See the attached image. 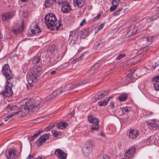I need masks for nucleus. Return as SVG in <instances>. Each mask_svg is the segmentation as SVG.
I'll use <instances>...</instances> for the list:
<instances>
[{
  "mask_svg": "<svg viewBox=\"0 0 159 159\" xmlns=\"http://www.w3.org/2000/svg\"><path fill=\"white\" fill-rule=\"evenodd\" d=\"M45 23L48 28L51 30H54L55 29L58 30L59 27L61 25V21L57 20L55 14L50 13L46 15L44 17Z\"/></svg>",
  "mask_w": 159,
  "mask_h": 159,
  "instance_id": "1",
  "label": "nucleus"
},
{
  "mask_svg": "<svg viewBox=\"0 0 159 159\" xmlns=\"http://www.w3.org/2000/svg\"><path fill=\"white\" fill-rule=\"evenodd\" d=\"M42 65L40 64L38 65H34L30 70L29 73V75L27 77L28 83L30 85V86L32 87L33 84H31L35 82L39 77L43 70Z\"/></svg>",
  "mask_w": 159,
  "mask_h": 159,
  "instance_id": "2",
  "label": "nucleus"
},
{
  "mask_svg": "<svg viewBox=\"0 0 159 159\" xmlns=\"http://www.w3.org/2000/svg\"><path fill=\"white\" fill-rule=\"evenodd\" d=\"M23 108L29 109L31 112L36 111L42 106V103H36L35 105H31V100L30 99H24L23 101Z\"/></svg>",
  "mask_w": 159,
  "mask_h": 159,
  "instance_id": "3",
  "label": "nucleus"
},
{
  "mask_svg": "<svg viewBox=\"0 0 159 159\" xmlns=\"http://www.w3.org/2000/svg\"><path fill=\"white\" fill-rule=\"evenodd\" d=\"M2 71L3 75L5 76L7 80L12 79L13 75L11 73L10 67L7 64H5L2 68Z\"/></svg>",
  "mask_w": 159,
  "mask_h": 159,
  "instance_id": "4",
  "label": "nucleus"
},
{
  "mask_svg": "<svg viewBox=\"0 0 159 159\" xmlns=\"http://www.w3.org/2000/svg\"><path fill=\"white\" fill-rule=\"evenodd\" d=\"M88 120L90 123L92 124L91 126V129L92 130L98 131L99 128V120L94 118L93 116H89L88 117Z\"/></svg>",
  "mask_w": 159,
  "mask_h": 159,
  "instance_id": "5",
  "label": "nucleus"
},
{
  "mask_svg": "<svg viewBox=\"0 0 159 159\" xmlns=\"http://www.w3.org/2000/svg\"><path fill=\"white\" fill-rule=\"evenodd\" d=\"M8 81L7 80L6 84L5 85L4 89L0 93L2 94L4 96L7 97L11 96L13 93L12 87L9 85L10 82Z\"/></svg>",
  "mask_w": 159,
  "mask_h": 159,
  "instance_id": "6",
  "label": "nucleus"
},
{
  "mask_svg": "<svg viewBox=\"0 0 159 159\" xmlns=\"http://www.w3.org/2000/svg\"><path fill=\"white\" fill-rule=\"evenodd\" d=\"M41 32V30L36 23L34 22L30 25V28L29 30L28 33L30 35L34 36L35 34Z\"/></svg>",
  "mask_w": 159,
  "mask_h": 159,
  "instance_id": "7",
  "label": "nucleus"
},
{
  "mask_svg": "<svg viewBox=\"0 0 159 159\" xmlns=\"http://www.w3.org/2000/svg\"><path fill=\"white\" fill-rule=\"evenodd\" d=\"M93 148L92 142L88 141L83 147L82 150L84 154L88 156Z\"/></svg>",
  "mask_w": 159,
  "mask_h": 159,
  "instance_id": "8",
  "label": "nucleus"
},
{
  "mask_svg": "<svg viewBox=\"0 0 159 159\" xmlns=\"http://www.w3.org/2000/svg\"><path fill=\"white\" fill-rule=\"evenodd\" d=\"M23 29L24 25L22 22L14 24L11 28L12 32L15 34L22 32Z\"/></svg>",
  "mask_w": 159,
  "mask_h": 159,
  "instance_id": "9",
  "label": "nucleus"
},
{
  "mask_svg": "<svg viewBox=\"0 0 159 159\" xmlns=\"http://www.w3.org/2000/svg\"><path fill=\"white\" fill-rule=\"evenodd\" d=\"M6 156L8 159H17L19 156L18 152L10 148L7 153Z\"/></svg>",
  "mask_w": 159,
  "mask_h": 159,
  "instance_id": "10",
  "label": "nucleus"
},
{
  "mask_svg": "<svg viewBox=\"0 0 159 159\" xmlns=\"http://www.w3.org/2000/svg\"><path fill=\"white\" fill-rule=\"evenodd\" d=\"M48 134H45L41 136L37 140L36 144L38 146L42 145L49 138Z\"/></svg>",
  "mask_w": 159,
  "mask_h": 159,
  "instance_id": "11",
  "label": "nucleus"
},
{
  "mask_svg": "<svg viewBox=\"0 0 159 159\" xmlns=\"http://www.w3.org/2000/svg\"><path fill=\"white\" fill-rule=\"evenodd\" d=\"M55 153L60 159H66V158L67 154L60 149H56Z\"/></svg>",
  "mask_w": 159,
  "mask_h": 159,
  "instance_id": "12",
  "label": "nucleus"
},
{
  "mask_svg": "<svg viewBox=\"0 0 159 159\" xmlns=\"http://www.w3.org/2000/svg\"><path fill=\"white\" fill-rule=\"evenodd\" d=\"M139 134V131L136 129H130L129 134V137L132 139H134L137 137Z\"/></svg>",
  "mask_w": 159,
  "mask_h": 159,
  "instance_id": "13",
  "label": "nucleus"
},
{
  "mask_svg": "<svg viewBox=\"0 0 159 159\" xmlns=\"http://www.w3.org/2000/svg\"><path fill=\"white\" fill-rule=\"evenodd\" d=\"M14 13L13 12L5 13L2 15V20L3 21H8L13 16Z\"/></svg>",
  "mask_w": 159,
  "mask_h": 159,
  "instance_id": "14",
  "label": "nucleus"
},
{
  "mask_svg": "<svg viewBox=\"0 0 159 159\" xmlns=\"http://www.w3.org/2000/svg\"><path fill=\"white\" fill-rule=\"evenodd\" d=\"M61 7V10L64 13H68L71 10V7L69 4L66 2L62 4Z\"/></svg>",
  "mask_w": 159,
  "mask_h": 159,
  "instance_id": "15",
  "label": "nucleus"
},
{
  "mask_svg": "<svg viewBox=\"0 0 159 159\" xmlns=\"http://www.w3.org/2000/svg\"><path fill=\"white\" fill-rule=\"evenodd\" d=\"M31 111H29V109L25 108L22 109L21 110H19L16 112V114H18V116L19 117H21L25 116L27 114H28Z\"/></svg>",
  "mask_w": 159,
  "mask_h": 159,
  "instance_id": "16",
  "label": "nucleus"
},
{
  "mask_svg": "<svg viewBox=\"0 0 159 159\" xmlns=\"http://www.w3.org/2000/svg\"><path fill=\"white\" fill-rule=\"evenodd\" d=\"M120 0H112V3L113 6L110 8L111 11H113L117 8L120 3Z\"/></svg>",
  "mask_w": 159,
  "mask_h": 159,
  "instance_id": "17",
  "label": "nucleus"
},
{
  "mask_svg": "<svg viewBox=\"0 0 159 159\" xmlns=\"http://www.w3.org/2000/svg\"><path fill=\"white\" fill-rule=\"evenodd\" d=\"M146 122L150 126L155 128L156 129H157L158 128V125L156 122V120H152Z\"/></svg>",
  "mask_w": 159,
  "mask_h": 159,
  "instance_id": "18",
  "label": "nucleus"
},
{
  "mask_svg": "<svg viewBox=\"0 0 159 159\" xmlns=\"http://www.w3.org/2000/svg\"><path fill=\"white\" fill-rule=\"evenodd\" d=\"M125 11V10L122 8H119L113 13V16L119 15L121 16L124 14Z\"/></svg>",
  "mask_w": 159,
  "mask_h": 159,
  "instance_id": "19",
  "label": "nucleus"
},
{
  "mask_svg": "<svg viewBox=\"0 0 159 159\" xmlns=\"http://www.w3.org/2000/svg\"><path fill=\"white\" fill-rule=\"evenodd\" d=\"M79 36L78 33L77 31H74L70 32L69 38L70 39L76 40Z\"/></svg>",
  "mask_w": 159,
  "mask_h": 159,
  "instance_id": "20",
  "label": "nucleus"
},
{
  "mask_svg": "<svg viewBox=\"0 0 159 159\" xmlns=\"http://www.w3.org/2000/svg\"><path fill=\"white\" fill-rule=\"evenodd\" d=\"M41 60L40 57L37 56L34 57L32 59V62L34 65H37V64L41 63Z\"/></svg>",
  "mask_w": 159,
  "mask_h": 159,
  "instance_id": "21",
  "label": "nucleus"
},
{
  "mask_svg": "<svg viewBox=\"0 0 159 159\" xmlns=\"http://www.w3.org/2000/svg\"><path fill=\"white\" fill-rule=\"evenodd\" d=\"M125 79L126 81L128 83L133 82L135 80V78L133 77V73H132L128 74Z\"/></svg>",
  "mask_w": 159,
  "mask_h": 159,
  "instance_id": "22",
  "label": "nucleus"
},
{
  "mask_svg": "<svg viewBox=\"0 0 159 159\" xmlns=\"http://www.w3.org/2000/svg\"><path fill=\"white\" fill-rule=\"evenodd\" d=\"M84 3V0H74V4L75 6H77L79 7H81Z\"/></svg>",
  "mask_w": 159,
  "mask_h": 159,
  "instance_id": "23",
  "label": "nucleus"
},
{
  "mask_svg": "<svg viewBox=\"0 0 159 159\" xmlns=\"http://www.w3.org/2000/svg\"><path fill=\"white\" fill-rule=\"evenodd\" d=\"M103 42L99 41L95 42L94 44L93 48L96 49H99L103 46Z\"/></svg>",
  "mask_w": 159,
  "mask_h": 159,
  "instance_id": "24",
  "label": "nucleus"
},
{
  "mask_svg": "<svg viewBox=\"0 0 159 159\" xmlns=\"http://www.w3.org/2000/svg\"><path fill=\"white\" fill-rule=\"evenodd\" d=\"M67 125L68 124L66 122H61L58 123L57 126L58 128L62 129L66 128Z\"/></svg>",
  "mask_w": 159,
  "mask_h": 159,
  "instance_id": "25",
  "label": "nucleus"
},
{
  "mask_svg": "<svg viewBox=\"0 0 159 159\" xmlns=\"http://www.w3.org/2000/svg\"><path fill=\"white\" fill-rule=\"evenodd\" d=\"M128 95L126 93H124L119 95L118 99L120 101L123 102L125 101L128 98Z\"/></svg>",
  "mask_w": 159,
  "mask_h": 159,
  "instance_id": "26",
  "label": "nucleus"
},
{
  "mask_svg": "<svg viewBox=\"0 0 159 159\" xmlns=\"http://www.w3.org/2000/svg\"><path fill=\"white\" fill-rule=\"evenodd\" d=\"M153 86L156 90H159V82L155 80V77L152 78Z\"/></svg>",
  "mask_w": 159,
  "mask_h": 159,
  "instance_id": "27",
  "label": "nucleus"
},
{
  "mask_svg": "<svg viewBox=\"0 0 159 159\" xmlns=\"http://www.w3.org/2000/svg\"><path fill=\"white\" fill-rule=\"evenodd\" d=\"M64 91V89L62 90H56L53 92L52 93L53 96L55 97L58 96L59 94L61 95L63 93H64V92L63 91Z\"/></svg>",
  "mask_w": 159,
  "mask_h": 159,
  "instance_id": "28",
  "label": "nucleus"
},
{
  "mask_svg": "<svg viewBox=\"0 0 159 159\" xmlns=\"http://www.w3.org/2000/svg\"><path fill=\"white\" fill-rule=\"evenodd\" d=\"M108 103L107 99L105 98L103 100L100 101L98 102V105L100 107L104 106L107 104Z\"/></svg>",
  "mask_w": 159,
  "mask_h": 159,
  "instance_id": "29",
  "label": "nucleus"
},
{
  "mask_svg": "<svg viewBox=\"0 0 159 159\" xmlns=\"http://www.w3.org/2000/svg\"><path fill=\"white\" fill-rule=\"evenodd\" d=\"M53 1V0H46L44 4V6L45 7H50L52 4V1Z\"/></svg>",
  "mask_w": 159,
  "mask_h": 159,
  "instance_id": "30",
  "label": "nucleus"
},
{
  "mask_svg": "<svg viewBox=\"0 0 159 159\" xmlns=\"http://www.w3.org/2000/svg\"><path fill=\"white\" fill-rule=\"evenodd\" d=\"M159 17V11H157L154 13L152 16L153 20H155Z\"/></svg>",
  "mask_w": 159,
  "mask_h": 159,
  "instance_id": "31",
  "label": "nucleus"
},
{
  "mask_svg": "<svg viewBox=\"0 0 159 159\" xmlns=\"http://www.w3.org/2000/svg\"><path fill=\"white\" fill-rule=\"evenodd\" d=\"M136 148L135 146H133L132 147H130L128 150V151H129L130 152V154L133 156L135 152Z\"/></svg>",
  "mask_w": 159,
  "mask_h": 159,
  "instance_id": "32",
  "label": "nucleus"
},
{
  "mask_svg": "<svg viewBox=\"0 0 159 159\" xmlns=\"http://www.w3.org/2000/svg\"><path fill=\"white\" fill-rule=\"evenodd\" d=\"M120 109L124 114H126L130 111V108L127 107L121 108Z\"/></svg>",
  "mask_w": 159,
  "mask_h": 159,
  "instance_id": "33",
  "label": "nucleus"
},
{
  "mask_svg": "<svg viewBox=\"0 0 159 159\" xmlns=\"http://www.w3.org/2000/svg\"><path fill=\"white\" fill-rule=\"evenodd\" d=\"M135 34L133 31H132V29L130 28L129 31L127 32L126 36H128V37H130L134 35Z\"/></svg>",
  "mask_w": 159,
  "mask_h": 159,
  "instance_id": "34",
  "label": "nucleus"
},
{
  "mask_svg": "<svg viewBox=\"0 0 159 159\" xmlns=\"http://www.w3.org/2000/svg\"><path fill=\"white\" fill-rule=\"evenodd\" d=\"M87 32L86 31L84 30H81L79 33V35H80L81 37H83L84 38L86 35Z\"/></svg>",
  "mask_w": 159,
  "mask_h": 159,
  "instance_id": "35",
  "label": "nucleus"
},
{
  "mask_svg": "<svg viewBox=\"0 0 159 159\" xmlns=\"http://www.w3.org/2000/svg\"><path fill=\"white\" fill-rule=\"evenodd\" d=\"M17 107L15 105H8L7 107V108L9 109L11 111H13L16 108H17Z\"/></svg>",
  "mask_w": 159,
  "mask_h": 159,
  "instance_id": "36",
  "label": "nucleus"
},
{
  "mask_svg": "<svg viewBox=\"0 0 159 159\" xmlns=\"http://www.w3.org/2000/svg\"><path fill=\"white\" fill-rule=\"evenodd\" d=\"M97 159H109L108 156L107 155L98 156Z\"/></svg>",
  "mask_w": 159,
  "mask_h": 159,
  "instance_id": "37",
  "label": "nucleus"
},
{
  "mask_svg": "<svg viewBox=\"0 0 159 159\" xmlns=\"http://www.w3.org/2000/svg\"><path fill=\"white\" fill-rule=\"evenodd\" d=\"M72 86V85H70V84L66 85L64 88L65 89V90H64V91H63V92L64 93L65 91H68L71 89L73 88V86Z\"/></svg>",
  "mask_w": 159,
  "mask_h": 159,
  "instance_id": "38",
  "label": "nucleus"
},
{
  "mask_svg": "<svg viewBox=\"0 0 159 159\" xmlns=\"http://www.w3.org/2000/svg\"><path fill=\"white\" fill-rule=\"evenodd\" d=\"M109 90L107 89L106 90L104 91H102V93L100 94V96L101 97V98L103 97L105 95H107V94L109 92Z\"/></svg>",
  "mask_w": 159,
  "mask_h": 159,
  "instance_id": "39",
  "label": "nucleus"
},
{
  "mask_svg": "<svg viewBox=\"0 0 159 159\" xmlns=\"http://www.w3.org/2000/svg\"><path fill=\"white\" fill-rule=\"evenodd\" d=\"M125 156L126 157L128 158H131L133 156L130 154V152L128 151V150L126 151L124 154Z\"/></svg>",
  "mask_w": 159,
  "mask_h": 159,
  "instance_id": "40",
  "label": "nucleus"
},
{
  "mask_svg": "<svg viewBox=\"0 0 159 159\" xmlns=\"http://www.w3.org/2000/svg\"><path fill=\"white\" fill-rule=\"evenodd\" d=\"M43 130H40L36 132L33 135V137H34V138H36L37 137L38 135L40 134L41 133L43 132Z\"/></svg>",
  "mask_w": 159,
  "mask_h": 159,
  "instance_id": "41",
  "label": "nucleus"
},
{
  "mask_svg": "<svg viewBox=\"0 0 159 159\" xmlns=\"http://www.w3.org/2000/svg\"><path fill=\"white\" fill-rule=\"evenodd\" d=\"M52 133L53 135L55 137H57L58 135H59L60 133L56 131L55 130H53L52 131Z\"/></svg>",
  "mask_w": 159,
  "mask_h": 159,
  "instance_id": "42",
  "label": "nucleus"
},
{
  "mask_svg": "<svg viewBox=\"0 0 159 159\" xmlns=\"http://www.w3.org/2000/svg\"><path fill=\"white\" fill-rule=\"evenodd\" d=\"M76 40H74L73 39H70L69 38V40H68V42L69 43V44L70 45L72 46L75 43Z\"/></svg>",
  "mask_w": 159,
  "mask_h": 159,
  "instance_id": "43",
  "label": "nucleus"
},
{
  "mask_svg": "<svg viewBox=\"0 0 159 159\" xmlns=\"http://www.w3.org/2000/svg\"><path fill=\"white\" fill-rule=\"evenodd\" d=\"M86 54V52H85L82 53L80 57L75 59V61H78L79 60L81 59L82 57H83Z\"/></svg>",
  "mask_w": 159,
  "mask_h": 159,
  "instance_id": "44",
  "label": "nucleus"
},
{
  "mask_svg": "<svg viewBox=\"0 0 159 159\" xmlns=\"http://www.w3.org/2000/svg\"><path fill=\"white\" fill-rule=\"evenodd\" d=\"M54 97H55L53 95L52 93H51V94L47 96L46 98V100H51L54 98Z\"/></svg>",
  "mask_w": 159,
  "mask_h": 159,
  "instance_id": "45",
  "label": "nucleus"
},
{
  "mask_svg": "<svg viewBox=\"0 0 159 159\" xmlns=\"http://www.w3.org/2000/svg\"><path fill=\"white\" fill-rule=\"evenodd\" d=\"M131 28L132 29V31H133L134 33L135 34L138 30V28L137 27L134 26L131 27Z\"/></svg>",
  "mask_w": 159,
  "mask_h": 159,
  "instance_id": "46",
  "label": "nucleus"
},
{
  "mask_svg": "<svg viewBox=\"0 0 159 159\" xmlns=\"http://www.w3.org/2000/svg\"><path fill=\"white\" fill-rule=\"evenodd\" d=\"M125 53L120 54L116 58L117 60H120L121 58L125 57Z\"/></svg>",
  "mask_w": 159,
  "mask_h": 159,
  "instance_id": "47",
  "label": "nucleus"
},
{
  "mask_svg": "<svg viewBox=\"0 0 159 159\" xmlns=\"http://www.w3.org/2000/svg\"><path fill=\"white\" fill-rule=\"evenodd\" d=\"M101 97L100 96V94L96 95L95 96H94L93 98V99H95V101L97 100L100 99L101 98Z\"/></svg>",
  "mask_w": 159,
  "mask_h": 159,
  "instance_id": "48",
  "label": "nucleus"
},
{
  "mask_svg": "<svg viewBox=\"0 0 159 159\" xmlns=\"http://www.w3.org/2000/svg\"><path fill=\"white\" fill-rule=\"evenodd\" d=\"M82 84H81V82H78L76 83L75 84H73L72 86H73V87L74 88H77L80 85H81Z\"/></svg>",
  "mask_w": 159,
  "mask_h": 159,
  "instance_id": "49",
  "label": "nucleus"
},
{
  "mask_svg": "<svg viewBox=\"0 0 159 159\" xmlns=\"http://www.w3.org/2000/svg\"><path fill=\"white\" fill-rule=\"evenodd\" d=\"M109 107L111 108L114 109L115 108L114 102L111 101L110 103Z\"/></svg>",
  "mask_w": 159,
  "mask_h": 159,
  "instance_id": "50",
  "label": "nucleus"
},
{
  "mask_svg": "<svg viewBox=\"0 0 159 159\" xmlns=\"http://www.w3.org/2000/svg\"><path fill=\"white\" fill-rule=\"evenodd\" d=\"M101 16V15L100 14H98L97 16L94 18L93 19V21H95L97 20L98 19H100Z\"/></svg>",
  "mask_w": 159,
  "mask_h": 159,
  "instance_id": "51",
  "label": "nucleus"
},
{
  "mask_svg": "<svg viewBox=\"0 0 159 159\" xmlns=\"http://www.w3.org/2000/svg\"><path fill=\"white\" fill-rule=\"evenodd\" d=\"M105 25V23H104L101 24L98 28V30H99L103 28V26Z\"/></svg>",
  "mask_w": 159,
  "mask_h": 159,
  "instance_id": "52",
  "label": "nucleus"
},
{
  "mask_svg": "<svg viewBox=\"0 0 159 159\" xmlns=\"http://www.w3.org/2000/svg\"><path fill=\"white\" fill-rule=\"evenodd\" d=\"M16 114V112H12L11 114H9L8 115V116L9 118H11L13 116L15 115Z\"/></svg>",
  "mask_w": 159,
  "mask_h": 159,
  "instance_id": "53",
  "label": "nucleus"
},
{
  "mask_svg": "<svg viewBox=\"0 0 159 159\" xmlns=\"http://www.w3.org/2000/svg\"><path fill=\"white\" fill-rule=\"evenodd\" d=\"M86 23V19H84L80 23V25L81 26H82L83 25Z\"/></svg>",
  "mask_w": 159,
  "mask_h": 159,
  "instance_id": "54",
  "label": "nucleus"
},
{
  "mask_svg": "<svg viewBox=\"0 0 159 159\" xmlns=\"http://www.w3.org/2000/svg\"><path fill=\"white\" fill-rule=\"evenodd\" d=\"M52 129V127H51V125L47 126L46 128H45V130L46 131H48L51 129Z\"/></svg>",
  "mask_w": 159,
  "mask_h": 159,
  "instance_id": "55",
  "label": "nucleus"
},
{
  "mask_svg": "<svg viewBox=\"0 0 159 159\" xmlns=\"http://www.w3.org/2000/svg\"><path fill=\"white\" fill-rule=\"evenodd\" d=\"M146 115L149 116L153 114V113L152 111H146Z\"/></svg>",
  "mask_w": 159,
  "mask_h": 159,
  "instance_id": "56",
  "label": "nucleus"
},
{
  "mask_svg": "<svg viewBox=\"0 0 159 159\" xmlns=\"http://www.w3.org/2000/svg\"><path fill=\"white\" fill-rule=\"evenodd\" d=\"M153 20L152 19V17L151 18H148L147 20V22L148 23L152 21Z\"/></svg>",
  "mask_w": 159,
  "mask_h": 159,
  "instance_id": "57",
  "label": "nucleus"
},
{
  "mask_svg": "<svg viewBox=\"0 0 159 159\" xmlns=\"http://www.w3.org/2000/svg\"><path fill=\"white\" fill-rule=\"evenodd\" d=\"M68 65V63H65L64 64H63L61 65V66H62L63 67H66Z\"/></svg>",
  "mask_w": 159,
  "mask_h": 159,
  "instance_id": "58",
  "label": "nucleus"
},
{
  "mask_svg": "<svg viewBox=\"0 0 159 159\" xmlns=\"http://www.w3.org/2000/svg\"><path fill=\"white\" fill-rule=\"evenodd\" d=\"M27 159H34V158L32 155H29Z\"/></svg>",
  "mask_w": 159,
  "mask_h": 159,
  "instance_id": "59",
  "label": "nucleus"
},
{
  "mask_svg": "<svg viewBox=\"0 0 159 159\" xmlns=\"http://www.w3.org/2000/svg\"><path fill=\"white\" fill-rule=\"evenodd\" d=\"M27 68V65L26 64H25L24 65H23L22 67V69H26Z\"/></svg>",
  "mask_w": 159,
  "mask_h": 159,
  "instance_id": "60",
  "label": "nucleus"
},
{
  "mask_svg": "<svg viewBox=\"0 0 159 159\" xmlns=\"http://www.w3.org/2000/svg\"><path fill=\"white\" fill-rule=\"evenodd\" d=\"M112 96H110L108 98H105L106 99H107L108 101V102L109 100H110L112 98Z\"/></svg>",
  "mask_w": 159,
  "mask_h": 159,
  "instance_id": "61",
  "label": "nucleus"
},
{
  "mask_svg": "<svg viewBox=\"0 0 159 159\" xmlns=\"http://www.w3.org/2000/svg\"><path fill=\"white\" fill-rule=\"evenodd\" d=\"M35 138H34V137H33V136H32L30 138V140L31 142H32L34 140Z\"/></svg>",
  "mask_w": 159,
  "mask_h": 159,
  "instance_id": "62",
  "label": "nucleus"
},
{
  "mask_svg": "<svg viewBox=\"0 0 159 159\" xmlns=\"http://www.w3.org/2000/svg\"><path fill=\"white\" fill-rule=\"evenodd\" d=\"M98 64H95V65H94L92 67V68H97L98 67Z\"/></svg>",
  "mask_w": 159,
  "mask_h": 159,
  "instance_id": "63",
  "label": "nucleus"
},
{
  "mask_svg": "<svg viewBox=\"0 0 159 159\" xmlns=\"http://www.w3.org/2000/svg\"><path fill=\"white\" fill-rule=\"evenodd\" d=\"M9 119V118L8 116H7L6 117H5L4 118V120L5 121H7L8 119Z\"/></svg>",
  "mask_w": 159,
  "mask_h": 159,
  "instance_id": "64",
  "label": "nucleus"
}]
</instances>
